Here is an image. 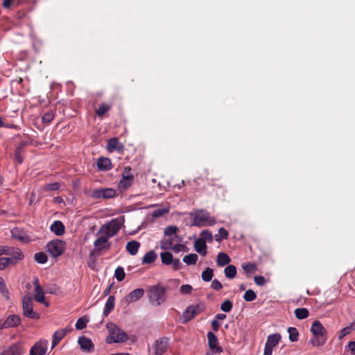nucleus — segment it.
Returning a JSON list of instances; mask_svg holds the SVG:
<instances>
[{
  "label": "nucleus",
  "mask_w": 355,
  "mask_h": 355,
  "mask_svg": "<svg viewBox=\"0 0 355 355\" xmlns=\"http://www.w3.org/2000/svg\"><path fill=\"white\" fill-rule=\"evenodd\" d=\"M125 273L122 267H117L114 272V277L119 282H121L124 279Z\"/></svg>",
  "instance_id": "obj_48"
},
{
  "label": "nucleus",
  "mask_w": 355,
  "mask_h": 355,
  "mask_svg": "<svg viewBox=\"0 0 355 355\" xmlns=\"http://www.w3.org/2000/svg\"><path fill=\"white\" fill-rule=\"evenodd\" d=\"M281 339V335L279 334H273L269 335L267 338V340L265 345L273 348L279 342Z\"/></svg>",
  "instance_id": "obj_30"
},
{
  "label": "nucleus",
  "mask_w": 355,
  "mask_h": 355,
  "mask_svg": "<svg viewBox=\"0 0 355 355\" xmlns=\"http://www.w3.org/2000/svg\"><path fill=\"white\" fill-rule=\"evenodd\" d=\"M157 257V254L153 250L148 251L143 257L142 263L143 264L152 263L156 260Z\"/></svg>",
  "instance_id": "obj_32"
},
{
  "label": "nucleus",
  "mask_w": 355,
  "mask_h": 355,
  "mask_svg": "<svg viewBox=\"0 0 355 355\" xmlns=\"http://www.w3.org/2000/svg\"><path fill=\"white\" fill-rule=\"evenodd\" d=\"M288 333L289 334V340L291 342H296L298 340L299 333L296 328L288 327Z\"/></svg>",
  "instance_id": "obj_44"
},
{
  "label": "nucleus",
  "mask_w": 355,
  "mask_h": 355,
  "mask_svg": "<svg viewBox=\"0 0 355 355\" xmlns=\"http://www.w3.org/2000/svg\"><path fill=\"white\" fill-rule=\"evenodd\" d=\"M354 330H355V322H352L349 326H347L340 330L339 338H343V337L349 334L352 332V331Z\"/></svg>",
  "instance_id": "obj_37"
},
{
  "label": "nucleus",
  "mask_w": 355,
  "mask_h": 355,
  "mask_svg": "<svg viewBox=\"0 0 355 355\" xmlns=\"http://www.w3.org/2000/svg\"><path fill=\"white\" fill-rule=\"evenodd\" d=\"M2 252L8 256L5 259L8 261V266L15 265L24 258L22 251L16 248L2 246Z\"/></svg>",
  "instance_id": "obj_5"
},
{
  "label": "nucleus",
  "mask_w": 355,
  "mask_h": 355,
  "mask_svg": "<svg viewBox=\"0 0 355 355\" xmlns=\"http://www.w3.org/2000/svg\"><path fill=\"white\" fill-rule=\"evenodd\" d=\"M107 329L110 333L109 336L106 338L107 343H123L128 339L127 334L114 323H107Z\"/></svg>",
  "instance_id": "obj_3"
},
{
  "label": "nucleus",
  "mask_w": 355,
  "mask_h": 355,
  "mask_svg": "<svg viewBox=\"0 0 355 355\" xmlns=\"http://www.w3.org/2000/svg\"><path fill=\"white\" fill-rule=\"evenodd\" d=\"M211 327H212V329H213V330H214V331H218L219 327H220V324L219 323V322H218V320H213L211 321Z\"/></svg>",
  "instance_id": "obj_62"
},
{
  "label": "nucleus",
  "mask_w": 355,
  "mask_h": 355,
  "mask_svg": "<svg viewBox=\"0 0 355 355\" xmlns=\"http://www.w3.org/2000/svg\"><path fill=\"white\" fill-rule=\"evenodd\" d=\"M194 248L197 252L202 256H205L207 254V244L205 239H198L195 241Z\"/></svg>",
  "instance_id": "obj_24"
},
{
  "label": "nucleus",
  "mask_w": 355,
  "mask_h": 355,
  "mask_svg": "<svg viewBox=\"0 0 355 355\" xmlns=\"http://www.w3.org/2000/svg\"><path fill=\"white\" fill-rule=\"evenodd\" d=\"M168 339L166 337H162L155 341L153 345L154 351L153 355H163L168 349Z\"/></svg>",
  "instance_id": "obj_11"
},
{
  "label": "nucleus",
  "mask_w": 355,
  "mask_h": 355,
  "mask_svg": "<svg viewBox=\"0 0 355 355\" xmlns=\"http://www.w3.org/2000/svg\"><path fill=\"white\" fill-rule=\"evenodd\" d=\"M272 349L273 348L265 345L263 355H272Z\"/></svg>",
  "instance_id": "obj_64"
},
{
  "label": "nucleus",
  "mask_w": 355,
  "mask_h": 355,
  "mask_svg": "<svg viewBox=\"0 0 355 355\" xmlns=\"http://www.w3.org/2000/svg\"><path fill=\"white\" fill-rule=\"evenodd\" d=\"M349 350L353 355H355V342L351 341L348 344Z\"/></svg>",
  "instance_id": "obj_63"
},
{
  "label": "nucleus",
  "mask_w": 355,
  "mask_h": 355,
  "mask_svg": "<svg viewBox=\"0 0 355 355\" xmlns=\"http://www.w3.org/2000/svg\"><path fill=\"white\" fill-rule=\"evenodd\" d=\"M295 317L299 320H303L309 316V311L306 308H297L294 311Z\"/></svg>",
  "instance_id": "obj_36"
},
{
  "label": "nucleus",
  "mask_w": 355,
  "mask_h": 355,
  "mask_svg": "<svg viewBox=\"0 0 355 355\" xmlns=\"http://www.w3.org/2000/svg\"><path fill=\"white\" fill-rule=\"evenodd\" d=\"M24 143L21 142L15 149L14 156L15 160L18 162V164H21L23 162V157L21 155V153L24 150Z\"/></svg>",
  "instance_id": "obj_33"
},
{
  "label": "nucleus",
  "mask_w": 355,
  "mask_h": 355,
  "mask_svg": "<svg viewBox=\"0 0 355 355\" xmlns=\"http://www.w3.org/2000/svg\"><path fill=\"white\" fill-rule=\"evenodd\" d=\"M96 165L100 171H106L112 168L111 160L107 157H100L96 162Z\"/></svg>",
  "instance_id": "obj_21"
},
{
  "label": "nucleus",
  "mask_w": 355,
  "mask_h": 355,
  "mask_svg": "<svg viewBox=\"0 0 355 355\" xmlns=\"http://www.w3.org/2000/svg\"><path fill=\"white\" fill-rule=\"evenodd\" d=\"M73 329L71 327H67L64 329H60L55 331L53 335L51 348H54Z\"/></svg>",
  "instance_id": "obj_13"
},
{
  "label": "nucleus",
  "mask_w": 355,
  "mask_h": 355,
  "mask_svg": "<svg viewBox=\"0 0 355 355\" xmlns=\"http://www.w3.org/2000/svg\"><path fill=\"white\" fill-rule=\"evenodd\" d=\"M94 251L100 252L101 250L105 249L108 250L110 248V244L108 243V237L104 234L98 237L94 243Z\"/></svg>",
  "instance_id": "obj_15"
},
{
  "label": "nucleus",
  "mask_w": 355,
  "mask_h": 355,
  "mask_svg": "<svg viewBox=\"0 0 355 355\" xmlns=\"http://www.w3.org/2000/svg\"><path fill=\"white\" fill-rule=\"evenodd\" d=\"M254 281L257 286H263L266 282L265 277L263 276H255Z\"/></svg>",
  "instance_id": "obj_60"
},
{
  "label": "nucleus",
  "mask_w": 355,
  "mask_h": 355,
  "mask_svg": "<svg viewBox=\"0 0 355 355\" xmlns=\"http://www.w3.org/2000/svg\"><path fill=\"white\" fill-rule=\"evenodd\" d=\"M112 106L111 103H101L95 109V113L98 117L103 118L111 110Z\"/></svg>",
  "instance_id": "obj_22"
},
{
  "label": "nucleus",
  "mask_w": 355,
  "mask_h": 355,
  "mask_svg": "<svg viewBox=\"0 0 355 355\" xmlns=\"http://www.w3.org/2000/svg\"><path fill=\"white\" fill-rule=\"evenodd\" d=\"M228 236V232L224 227H220L218 230V234L215 235V240L218 242H220L223 239H227Z\"/></svg>",
  "instance_id": "obj_40"
},
{
  "label": "nucleus",
  "mask_w": 355,
  "mask_h": 355,
  "mask_svg": "<svg viewBox=\"0 0 355 355\" xmlns=\"http://www.w3.org/2000/svg\"><path fill=\"white\" fill-rule=\"evenodd\" d=\"M139 247V242L137 241H131L127 243L126 250L130 253V254L135 255L137 253Z\"/></svg>",
  "instance_id": "obj_29"
},
{
  "label": "nucleus",
  "mask_w": 355,
  "mask_h": 355,
  "mask_svg": "<svg viewBox=\"0 0 355 355\" xmlns=\"http://www.w3.org/2000/svg\"><path fill=\"white\" fill-rule=\"evenodd\" d=\"M204 310L205 305L202 303L189 306L183 313V318L184 322L192 320Z\"/></svg>",
  "instance_id": "obj_9"
},
{
  "label": "nucleus",
  "mask_w": 355,
  "mask_h": 355,
  "mask_svg": "<svg viewBox=\"0 0 355 355\" xmlns=\"http://www.w3.org/2000/svg\"><path fill=\"white\" fill-rule=\"evenodd\" d=\"M116 191L112 188H104L94 189L92 191L90 196L94 199H110L115 197Z\"/></svg>",
  "instance_id": "obj_10"
},
{
  "label": "nucleus",
  "mask_w": 355,
  "mask_h": 355,
  "mask_svg": "<svg viewBox=\"0 0 355 355\" xmlns=\"http://www.w3.org/2000/svg\"><path fill=\"white\" fill-rule=\"evenodd\" d=\"M160 257L164 264L170 265L173 262V254L169 252H162Z\"/></svg>",
  "instance_id": "obj_38"
},
{
  "label": "nucleus",
  "mask_w": 355,
  "mask_h": 355,
  "mask_svg": "<svg viewBox=\"0 0 355 355\" xmlns=\"http://www.w3.org/2000/svg\"><path fill=\"white\" fill-rule=\"evenodd\" d=\"M257 298V294L253 290L249 289L245 291L243 299L246 302H252L254 301Z\"/></svg>",
  "instance_id": "obj_46"
},
{
  "label": "nucleus",
  "mask_w": 355,
  "mask_h": 355,
  "mask_svg": "<svg viewBox=\"0 0 355 355\" xmlns=\"http://www.w3.org/2000/svg\"><path fill=\"white\" fill-rule=\"evenodd\" d=\"M182 241V239L178 236V238H174L173 236H169L164 239L160 242V247L163 250H168L174 245V243H180Z\"/></svg>",
  "instance_id": "obj_20"
},
{
  "label": "nucleus",
  "mask_w": 355,
  "mask_h": 355,
  "mask_svg": "<svg viewBox=\"0 0 355 355\" xmlns=\"http://www.w3.org/2000/svg\"><path fill=\"white\" fill-rule=\"evenodd\" d=\"M123 145L119 143V139L116 137L112 138L108 140L107 149L110 152L114 150L121 151L123 150Z\"/></svg>",
  "instance_id": "obj_23"
},
{
  "label": "nucleus",
  "mask_w": 355,
  "mask_h": 355,
  "mask_svg": "<svg viewBox=\"0 0 355 355\" xmlns=\"http://www.w3.org/2000/svg\"><path fill=\"white\" fill-rule=\"evenodd\" d=\"M144 293L145 291L143 288H136L124 297L121 300V303L128 306L132 302L138 301L144 295Z\"/></svg>",
  "instance_id": "obj_12"
},
{
  "label": "nucleus",
  "mask_w": 355,
  "mask_h": 355,
  "mask_svg": "<svg viewBox=\"0 0 355 355\" xmlns=\"http://www.w3.org/2000/svg\"><path fill=\"white\" fill-rule=\"evenodd\" d=\"M60 184L58 182H54L51 184H47L44 185V191H57L60 189Z\"/></svg>",
  "instance_id": "obj_52"
},
{
  "label": "nucleus",
  "mask_w": 355,
  "mask_h": 355,
  "mask_svg": "<svg viewBox=\"0 0 355 355\" xmlns=\"http://www.w3.org/2000/svg\"><path fill=\"white\" fill-rule=\"evenodd\" d=\"M171 264L173 265V268L175 270L180 269L182 266V263L178 259H173V262L171 263Z\"/></svg>",
  "instance_id": "obj_61"
},
{
  "label": "nucleus",
  "mask_w": 355,
  "mask_h": 355,
  "mask_svg": "<svg viewBox=\"0 0 355 355\" xmlns=\"http://www.w3.org/2000/svg\"><path fill=\"white\" fill-rule=\"evenodd\" d=\"M186 248V245L176 243L174 244V245L172 246L171 249H172L175 252H180L181 251L185 250Z\"/></svg>",
  "instance_id": "obj_59"
},
{
  "label": "nucleus",
  "mask_w": 355,
  "mask_h": 355,
  "mask_svg": "<svg viewBox=\"0 0 355 355\" xmlns=\"http://www.w3.org/2000/svg\"><path fill=\"white\" fill-rule=\"evenodd\" d=\"M0 291L4 297H6L7 299L9 298L8 291L7 290L6 284H4L2 279H0Z\"/></svg>",
  "instance_id": "obj_58"
},
{
  "label": "nucleus",
  "mask_w": 355,
  "mask_h": 355,
  "mask_svg": "<svg viewBox=\"0 0 355 355\" xmlns=\"http://www.w3.org/2000/svg\"><path fill=\"white\" fill-rule=\"evenodd\" d=\"M21 318L17 315H9L6 320H3V329L15 327L20 324Z\"/></svg>",
  "instance_id": "obj_19"
},
{
  "label": "nucleus",
  "mask_w": 355,
  "mask_h": 355,
  "mask_svg": "<svg viewBox=\"0 0 355 355\" xmlns=\"http://www.w3.org/2000/svg\"><path fill=\"white\" fill-rule=\"evenodd\" d=\"M166 288L160 284L150 287L147 293L150 302L157 306L162 304L166 298Z\"/></svg>",
  "instance_id": "obj_4"
},
{
  "label": "nucleus",
  "mask_w": 355,
  "mask_h": 355,
  "mask_svg": "<svg viewBox=\"0 0 355 355\" xmlns=\"http://www.w3.org/2000/svg\"><path fill=\"white\" fill-rule=\"evenodd\" d=\"M50 229L51 232H53L57 236H61L64 233L65 227L63 223L60 220L54 221Z\"/></svg>",
  "instance_id": "obj_26"
},
{
  "label": "nucleus",
  "mask_w": 355,
  "mask_h": 355,
  "mask_svg": "<svg viewBox=\"0 0 355 355\" xmlns=\"http://www.w3.org/2000/svg\"><path fill=\"white\" fill-rule=\"evenodd\" d=\"M1 127H5L7 128H11V129H15V130H19V127L17 125H15L13 123H5L3 119L0 117V128Z\"/></svg>",
  "instance_id": "obj_55"
},
{
  "label": "nucleus",
  "mask_w": 355,
  "mask_h": 355,
  "mask_svg": "<svg viewBox=\"0 0 355 355\" xmlns=\"http://www.w3.org/2000/svg\"><path fill=\"white\" fill-rule=\"evenodd\" d=\"M46 247L52 257H58L64 252L66 243L62 240L56 239L49 242Z\"/></svg>",
  "instance_id": "obj_8"
},
{
  "label": "nucleus",
  "mask_w": 355,
  "mask_h": 355,
  "mask_svg": "<svg viewBox=\"0 0 355 355\" xmlns=\"http://www.w3.org/2000/svg\"><path fill=\"white\" fill-rule=\"evenodd\" d=\"M211 288L215 291H218L223 288V285L218 279H215L211 284Z\"/></svg>",
  "instance_id": "obj_57"
},
{
  "label": "nucleus",
  "mask_w": 355,
  "mask_h": 355,
  "mask_svg": "<svg viewBox=\"0 0 355 355\" xmlns=\"http://www.w3.org/2000/svg\"><path fill=\"white\" fill-rule=\"evenodd\" d=\"M54 116L55 115L53 111H48L47 112L43 114L42 117V121L43 123L49 124L53 120Z\"/></svg>",
  "instance_id": "obj_45"
},
{
  "label": "nucleus",
  "mask_w": 355,
  "mask_h": 355,
  "mask_svg": "<svg viewBox=\"0 0 355 355\" xmlns=\"http://www.w3.org/2000/svg\"><path fill=\"white\" fill-rule=\"evenodd\" d=\"M191 216L193 218L192 225L196 227L212 226L216 223L215 218L203 209L191 214Z\"/></svg>",
  "instance_id": "obj_1"
},
{
  "label": "nucleus",
  "mask_w": 355,
  "mask_h": 355,
  "mask_svg": "<svg viewBox=\"0 0 355 355\" xmlns=\"http://www.w3.org/2000/svg\"><path fill=\"white\" fill-rule=\"evenodd\" d=\"M48 341L36 343L31 349L30 355H45L47 349Z\"/></svg>",
  "instance_id": "obj_16"
},
{
  "label": "nucleus",
  "mask_w": 355,
  "mask_h": 355,
  "mask_svg": "<svg viewBox=\"0 0 355 355\" xmlns=\"http://www.w3.org/2000/svg\"><path fill=\"white\" fill-rule=\"evenodd\" d=\"M168 212V209H165V208L157 209H155L153 211L152 216L154 218H158V217L162 216L163 215H164L165 214H166Z\"/></svg>",
  "instance_id": "obj_53"
},
{
  "label": "nucleus",
  "mask_w": 355,
  "mask_h": 355,
  "mask_svg": "<svg viewBox=\"0 0 355 355\" xmlns=\"http://www.w3.org/2000/svg\"><path fill=\"white\" fill-rule=\"evenodd\" d=\"M2 355H21V351L17 345H12L5 350Z\"/></svg>",
  "instance_id": "obj_39"
},
{
  "label": "nucleus",
  "mask_w": 355,
  "mask_h": 355,
  "mask_svg": "<svg viewBox=\"0 0 355 355\" xmlns=\"http://www.w3.org/2000/svg\"><path fill=\"white\" fill-rule=\"evenodd\" d=\"M200 238L205 239V242H211L213 241V235L211 232L207 230H202L200 233Z\"/></svg>",
  "instance_id": "obj_51"
},
{
  "label": "nucleus",
  "mask_w": 355,
  "mask_h": 355,
  "mask_svg": "<svg viewBox=\"0 0 355 355\" xmlns=\"http://www.w3.org/2000/svg\"><path fill=\"white\" fill-rule=\"evenodd\" d=\"M88 322V320H87L85 318L82 317L78 319L75 327L78 330H82L85 329L87 326V322Z\"/></svg>",
  "instance_id": "obj_50"
},
{
  "label": "nucleus",
  "mask_w": 355,
  "mask_h": 355,
  "mask_svg": "<svg viewBox=\"0 0 355 355\" xmlns=\"http://www.w3.org/2000/svg\"><path fill=\"white\" fill-rule=\"evenodd\" d=\"M34 298L37 302H38L40 303H43L46 306H49V304L45 302L44 293L42 287L40 285H37V286L35 287Z\"/></svg>",
  "instance_id": "obj_27"
},
{
  "label": "nucleus",
  "mask_w": 355,
  "mask_h": 355,
  "mask_svg": "<svg viewBox=\"0 0 355 355\" xmlns=\"http://www.w3.org/2000/svg\"><path fill=\"white\" fill-rule=\"evenodd\" d=\"M114 305H115V297L113 295H110L108 297V299L105 303L104 310H103V315L105 316H107L111 313V311L114 309Z\"/></svg>",
  "instance_id": "obj_28"
},
{
  "label": "nucleus",
  "mask_w": 355,
  "mask_h": 355,
  "mask_svg": "<svg viewBox=\"0 0 355 355\" xmlns=\"http://www.w3.org/2000/svg\"><path fill=\"white\" fill-rule=\"evenodd\" d=\"M311 331L315 337L310 341L313 345L321 346L325 343L327 340V330L320 321L315 320L312 323Z\"/></svg>",
  "instance_id": "obj_2"
},
{
  "label": "nucleus",
  "mask_w": 355,
  "mask_h": 355,
  "mask_svg": "<svg viewBox=\"0 0 355 355\" xmlns=\"http://www.w3.org/2000/svg\"><path fill=\"white\" fill-rule=\"evenodd\" d=\"M208 345L211 351L214 353H220L223 348L218 345V340L217 336L211 331L207 333Z\"/></svg>",
  "instance_id": "obj_14"
},
{
  "label": "nucleus",
  "mask_w": 355,
  "mask_h": 355,
  "mask_svg": "<svg viewBox=\"0 0 355 355\" xmlns=\"http://www.w3.org/2000/svg\"><path fill=\"white\" fill-rule=\"evenodd\" d=\"M78 344L85 351L91 352L94 349V344L92 340L85 336H81L79 338Z\"/></svg>",
  "instance_id": "obj_25"
},
{
  "label": "nucleus",
  "mask_w": 355,
  "mask_h": 355,
  "mask_svg": "<svg viewBox=\"0 0 355 355\" xmlns=\"http://www.w3.org/2000/svg\"><path fill=\"white\" fill-rule=\"evenodd\" d=\"M192 290H193V288L189 284H184L180 287V293L183 295L191 293Z\"/></svg>",
  "instance_id": "obj_56"
},
{
  "label": "nucleus",
  "mask_w": 355,
  "mask_h": 355,
  "mask_svg": "<svg viewBox=\"0 0 355 355\" xmlns=\"http://www.w3.org/2000/svg\"><path fill=\"white\" fill-rule=\"evenodd\" d=\"M178 228L176 226H168L164 230V235L166 237L173 236L178 238L177 232Z\"/></svg>",
  "instance_id": "obj_42"
},
{
  "label": "nucleus",
  "mask_w": 355,
  "mask_h": 355,
  "mask_svg": "<svg viewBox=\"0 0 355 355\" xmlns=\"http://www.w3.org/2000/svg\"><path fill=\"white\" fill-rule=\"evenodd\" d=\"M225 275L227 278L233 279L236 275V268L234 265H228L224 270Z\"/></svg>",
  "instance_id": "obj_35"
},
{
  "label": "nucleus",
  "mask_w": 355,
  "mask_h": 355,
  "mask_svg": "<svg viewBox=\"0 0 355 355\" xmlns=\"http://www.w3.org/2000/svg\"><path fill=\"white\" fill-rule=\"evenodd\" d=\"M230 257L224 252H219L217 255L216 263L219 266H224L230 263Z\"/></svg>",
  "instance_id": "obj_31"
},
{
  "label": "nucleus",
  "mask_w": 355,
  "mask_h": 355,
  "mask_svg": "<svg viewBox=\"0 0 355 355\" xmlns=\"http://www.w3.org/2000/svg\"><path fill=\"white\" fill-rule=\"evenodd\" d=\"M232 306V302L229 300H226L220 304V309L224 312L228 313L231 311Z\"/></svg>",
  "instance_id": "obj_49"
},
{
  "label": "nucleus",
  "mask_w": 355,
  "mask_h": 355,
  "mask_svg": "<svg viewBox=\"0 0 355 355\" xmlns=\"http://www.w3.org/2000/svg\"><path fill=\"white\" fill-rule=\"evenodd\" d=\"M214 276V270L211 268H207L202 272V279L204 282H210Z\"/></svg>",
  "instance_id": "obj_43"
},
{
  "label": "nucleus",
  "mask_w": 355,
  "mask_h": 355,
  "mask_svg": "<svg viewBox=\"0 0 355 355\" xmlns=\"http://www.w3.org/2000/svg\"><path fill=\"white\" fill-rule=\"evenodd\" d=\"M35 260L39 263H46L48 258L46 254L44 252H37L34 255Z\"/></svg>",
  "instance_id": "obj_47"
},
{
  "label": "nucleus",
  "mask_w": 355,
  "mask_h": 355,
  "mask_svg": "<svg viewBox=\"0 0 355 355\" xmlns=\"http://www.w3.org/2000/svg\"><path fill=\"white\" fill-rule=\"evenodd\" d=\"M2 247H0V270L5 269L8 266V261L3 257L4 253L2 252Z\"/></svg>",
  "instance_id": "obj_54"
},
{
  "label": "nucleus",
  "mask_w": 355,
  "mask_h": 355,
  "mask_svg": "<svg viewBox=\"0 0 355 355\" xmlns=\"http://www.w3.org/2000/svg\"><path fill=\"white\" fill-rule=\"evenodd\" d=\"M242 268L248 277H249L252 273H254L257 270V265L252 262L243 264Z\"/></svg>",
  "instance_id": "obj_34"
},
{
  "label": "nucleus",
  "mask_w": 355,
  "mask_h": 355,
  "mask_svg": "<svg viewBox=\"0 0 355 355\" xmlns=\"http://www.w3.org/2000/svg\"><path fill=\"white\" fill-rule=\"evenodd\" d=\"M121 223L119 219H112L109 223L103 225L98 232V234H102L108 238L115 236L120 230Z\"/></svg>",
  "instance_id": "obj_6"
},
{
  "label": "nucleus",
  "mask_w": 355,
  "mask_h": 355,
  "mask_svg": "<svg viewBox=\"0 0 355 355\" xmlns=\"http://www.w3.org/2000/svg\"><path fill=\"white\" fill-rule=\"evenodd\" d=\"M11 236L12 239L23 243L28 242L30 240L26 232L19 227H15L11 230Z\"/></svg>",
  "instance_id": "obj_18"
},
{
  "label": "nucleus",
  "mask_w": 355,
  "mask_h": 355,
  "mask_svg": "<svg viewBox=\"0 0 355 355\" xmlns=\"http://www.w3.org/2000/svg\"><path fill=\"white\" fill-rule=\"evenodd\" d=\"M198 257L196 254H189L183 258V261L187 265H194L198 261Z\"/></svg>",
  "instance_id": "obj_41"
},
{
  "label": "nucleus",
  "mask_w": 355,
  "mask_h": 355,
  "mask_svg": "<svg viewBox=\"0 0 355 355\" xmlns=\"http://www.w3.org/2000/svg\"><path fill=\"white\" fill-rule=\"evenodd\" d=\"M130 170L131 168L130 166H127L125 168V171L123 174V178L119 183V187L121 189H126L132 184L133 176L132 175H125V173H128L130 171Z\"/></svg>",
  "instance_id": "obj_17"
},
{
  "label": "nucleus",
  "mask_w": 355,
  "mask_h": 355,
  "mask_svg": "<svg viewBox=\"0 0 355 355\" xmlns=\"http://www.w3.org/2000/svg\"><path fill=\"white\" fill-rule=\"evenodd\" d=\"M23 315L28 318L39 319V313L33 311V302L31 297L25 296L22 302Z\"/></svg>",
  "instance_id": "obj_7"
}]
</instances>
